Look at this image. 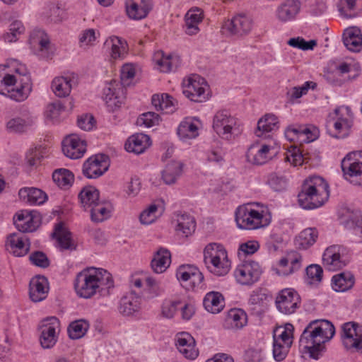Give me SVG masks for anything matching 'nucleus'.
Returning a JSON list of instances; mask_svg holds the SVG:
<instances>
[{
	"instance_id": "obj_32",
	"label": "nucleus",
	"mask_w": 362,
	"mask_h": 362,
	"mask_svg": "<svg viewBox=\"0 0 362 362\" xmlns=\"http://www.w3.org/2000/svg\"><path fill=\"white\" fill-rule=\"evenodd\" d=\"M171 263V254L164 247H160L154 254L151 266L154 272L160 274L165 272Z\"/></svg>"
},
{
	"instance_id": "obj_22",
	"label": "nucleus",
	"mask_w": 362,
	"mask_h": 362,
	"mask_svg": "<svg viewBox=\"0 0 362 362\" xmlns=\"http://www.w3.org/2000/svg\"><path fill=\"white\" fill-rule=\"evenodd\" d=\"M49 284L47 278L37 276L30 281L29 294L32 301L37 303L46 298L49 291Z\"/></svg>"
},
{
	"instance_id": "obj_19",
	"label": "nucleus",
	"mask_w": 362,
	"mask_h": 362,
	"mask_svg": "<svg viewBox=\"0 0 362 362\" xmlns=\"http://www.w3.org/2000/svg\"><path fill=\"white\" fill-rule=\"evenodd\" d=\"M152 8V0H127L126 2L127 13L134 20L146 18Z\"/></svg>"
},
{
	"instance_id": "obj_39",
	"label": "nucleus",
	"mask_w": 362,
	"mask_h": 362,
	"mask_svg": "<svg viewBox=\"0 0 362 362\" xmlns=\"http://www.w3.org/2000/svg\"><path fill=\"white\" fill-rule=\"evenodd\" d=\"M203 305L208 312L216 314L224 308V298L219 292H209L205 296Z\"/></svg>"
},
{
	"instance_id": "obj_54",
	"label": "nucleus",
	"mask_w": 362,
	"mask_h": 362,
	"mask_svg": "<svg viewBox=\"0 0 362 362\" xmlns=\"http://www.w3.org/2000/svg\"><path fill=\"white\" fill-rule=\"evenodd\" d=\"M9 31L4 34V40L8 42H16L18 36L23 34L25 27L20 21H14L9 25Z\"/></svg>"
},
{
	"instance_id": "obj_9",
	"label": "nucleus",
	"mask_w": 362,
	"mask_h": 362,
	"mask_svg": "<svg viewBox=\"0 0 362 362\" xmlns=\"http://www.w3.org/2000/svg\"><path fill=\"white\" fill-rule=\"evenodd\" d=\"M60 322L56 317H49L41 322L40 341L44 349H50L57 341V330L59 331Z\"/></svg>"
},
{
	"instance_id": "obj_8",
	"label": "nucleus",
	"mask_w": 362,
	"mask_h": 362,
	"mask_svg": "<svg viewBox=\"0 0 362 362\" xmlns=\"http://www.w3.org/2000/svg\"><path fill=\"white\" fill-rule=\"evenodd\" d=\"M275 304L277 310L285 315H291L296 312L300 304V297L293 288L281 290L277 295Z\"/></svg>"
},
{
	"instance_id": "obj_60",
	"label": "nucleus",
	"mask_w": 362,
	"mask_h": 362,
	"mask_svg": "<svg viewBox=\"0 0 362 362\" xmlns=\"http://www.w3.org/2000/svg\"><path fill=\"white\" fill-rule=\"evenodd\" d=\"M317 84L313 81H306L301 86H295L288 93L291 100L298 99L303 95L307 94L310 88L315 89Z\"/></svg>"
},
{
	"instance_id": "obj_64",
	"label": "nucleus",
	"mask_w": 362,
	"mask_h": 362,
	"mask_svg": "<svg viewBox=\"0 0 362 362\" xmlns=\"http://www.w3.org/2000/svg\"><path fill=\"white\" fill-rule=\"evenodd\" d=\"M303 131H308L307 126H290L286 129L285 136L290 141L297 140L300 142Z\"/></svg>"
},
{
	"instance_id": "obj_40",
	"label": "nucleus",
	"mask_w": 362,
	"mask_h": 362,
	"mask_svg": "<svg viewBox=\"0 0 362 362\" xmlns=\"http://www.w3.org/2000/svg\"><path fill=\"white\" fill-rule=\"evenodd\" d=\"M177 226L175 228L178 233L185 237L192 235L196 228V222L193 216L188 214H181L177 216Z\"/></svg>"
},
{
	"instance_id": "obj_51",
	"label": "nucleus",
	"mask_w": 362,
	"mask_h": 362,
	"mask_svg": "<svg viewBox=\"0 0 362 362\" xmlns=\"http://www.w3.org/2000/svg\"><path fill=\"white\" fill-rule=\"evenodd\" d=\"M122 98L119 96L116 90L110 86L104 88V100L112 111L119 107L122 103Z\"/></svg>"
},
{
	"instance_id": "obj_18",
	"label": "nucleus",
	"mask_w": 362,
	"mask_h": 362,
	"mask_svg": "<svg viewBox=\"0 0 362 362\" xmlns=\"http://www.w3.org/2000/svg\"><path fill=\"white\" fill-rule=\"evenodd\" d=\"M176 346L186 358L193 360L199 355V351L196 349L195 340L188 332H181L177 334Z\"/></svg>"
},
{
	"instance_id": "obj_20",
	"label": "nucleus",
	"mask_w": 362,
	"mask_h": 362,
	"mask_svg": "<svg viewBox=\"0 0 362 362\" xmlns=\"http://www.w3.org/2000/svg\"><path fill=\"white\" fill-rule=\"evenodd\" d=\"M269 297L263 288H259L254 290L248 300V310L252 315L256 316L262 315L267 308V301Z\"/></svg>"
},
{
	"instance_id": "obj_62",
	"label": "nucleus",
	"mask_w": 362,
	"mask_h": 362,
	"mask_svg": "<svg viewBox=\"0 0 362 362\" xmlns=\"http://www.w3.org/2000/svg\"><path fill=\"white\" fill-rule=\"evenodd\" d=\"M291 346L286 344L278 342V341L273 342V357L275 361L280 362L285 359L289 349Z\"/></svg>"
},
{
	"instance_id": "obj_45",
	"label": "nucleus",
	"mask_w": 362,
	"mask_h": 362,
	"mask_svg": "<svg viewBox=\"0 0 362 362\" xmlns=\"http://www.w3.org/2000/svg\"><path fill=\"white\" fill-rule=\"evenodd\" d=\"M323 278V269L321 266L312 264L305 269V283L311 287L317 288L322 282Z\"/></svg>"
},
{
	"instance_id": "obj_49",
	"label": "nucleus",
	"mask_w": 362,
	"mask_h": 362,
	"mask_svg": "<svg viewBox=\"0 0 362 362\" xmlns=\"http://www.w3.org/2000/svg\"><path fill=\"white\" fill-rule=\"evenodd\" d=\"M88 327V322L84 320L72 322L68 327L69 336L73 339H80L85 335Z\"/></svg>"
},
{
	"instance_id": "obj_36",
	"label": "nucleus",
	"mask_w": 362,
	"mask_h": 362,
	"mask_svg": "<svg viewBox=\"0 0 362 362\" xmlns=\"http://www.w3.org/2000/svg\"><path fill=\"white\" fill-rule=\"evenodd\" d=\"M354 282V276L349 272H344L332 276V287L337 292H344L351 289Z\"/></svg>"
},
{
	"instance_id": "obj_11",
	"label": "nucleus",
	"mask_w": 362,
	"mask_h": 362,
	"mask_svg": "<svg viewBox=\"0 0 362 362\" xmlns=\"http://www.w3.org/2000/svg\"><path fill=\"white\" fill-rule=\"evenodd\" d=\"M205 81L198 75H193L184 82L182 93L190 100L202 103L206 100Z\"/></svg>"
},
{
	"instance_id": "obj_37",
	"label": "nucleus",
	"mask_w": 362,
	"mask_h": 362,
	"mask_svg": "<svg viewBox=\"0 0 362 362\" xmlns=\"http://www.w3.org/2000/svg\"><path fill=\"white\" fill-rule=\"evenodd\" d=\"M279 129V120L273 114H266L258 120L257 129L255 132L258 137L263 136L265 134L276 131Z\"/></svg>"
},
{
	"instance_id": "obj_56",
	"label": "nucleus",
	"mask_w": 362,
	"mask_h": 362,
	"mask_svg": "<svg viewBox=\"0 0 362 362\" xmlns=\"http://www.w3.org/2000/svg\"><path fill=\"white\" fill-rule=\"evenodd\" d=\"M226 251L224 247L219 243H212L208 244L204 250V259L206 265L209 264V261L214 259L218 254Z\"/></svg>"
},
{
	"instance_id": "obj_10",
	"label": "nucleus",
	"mask_w": 362,
	"mask_h": 362,
	"mask_svg": "<svg viewBox=\"0 0 362 362\" xmlns=\"http://www.w3.org/2000/svg\"><path fill=\"white\" fill-rule=\"evenodd\" d=\"M108 156L97 154L86 160L83 165V174L87 178L95 179L105 173L109 167Z\"/></svg>"
},
{
	"instance_id": "obj_13",
	"label": "nucleus",
	"mask_w": 362,
	"mask_h": 362,
	"mask_svg": "<svg viewBox=\"0 0 362 362\" xmlns=\"http://www.w3.org/2000/svg\"><path fill=\"white\" fill-rule=\"evenodd\" d=\"M344 248L337 245L328 247L322 255L324 267L329 271H337L344 267L346 259L343 255Z\"/></svg>"
},
{
	"instance_id": "obj_44",
	"label": "nucleus",
	"mask_w": 362,
	"mask_h": 362,
	"mask_svg": "<svg viewBox=\"0 0 362 362\" xmlns=\"http://www.w3.org/2000/svg\"><path fill=\"white\" fill-rule=\"evenodd\" d=\"M90 211L91 220L95 223L103 222L110 218L111 215L110 204L104 201H100L93 205Z\"/></svg>"
},
{
	"instance_id": "obj_55",
	"label": "nucleus",
	"mask_w": 362,
	"mask_h": 362,
	"mask_svg": "<svg viewBox=\"0 0 362 362\" xmlns=\"http://www.w3.org/2000/svg\"><path fill=\"white\" fill-rule=\"evenodd\" d=\"M267 183L274 191L281 192L287 187V179L284 175L272 173L269 175Z\"/></svg>"
},
{
	"instance_id": "obj_53",
	"label": "nucleus",
	"mask_w": 362,
	"mask_h": 362,
	"mask_svg": "<svg viewBox=\"0 0 362 362\" xmlns=\"http://www.w3.org/2000/svg\"><path fill=\"white\" fill-rule=\"evenodd\" d=\"M202 21L200 14L189 11L185 18V33L189 35L197 34L199 29L198 24Z\"/></svg>"
},
{
	"instance_id": "obj_46",
	"label": "nucleus",
	"mask_w": 362,
	"mask_h": 362,
	"mask_svg": "<svg viewBox=\"0 0 362 362\" xmlns=\"http://www.w3.org/2000/svg\"><path fill=\"white\" fill-rule=\"evenodd\" d=\"M177 134L181 139H192L199 135V128L191 119L181 122L177 128Z\"/></svg>"
},
{
	"instance_id": "obj_63",
	"label": "nucleus",
	"mask_w": 362,
	"mask_h": 362,
	"mask_svg": "<svg viewBox=\"0 0 362 362\" xmlns=\"http://www.w3.org/2000/svg\"><path fill=\"white\" fill-rule=\"evenodd\" d=\"M159 115L153 112H148L141 115L137 119L136 123L139 125H144L151 127L158 124Z\"/></svg>"
},
{
	"instance_id": "obj_1",
	"label": "nucleus",
	"mask_w": 362,
	"mask_h": 362,
	"mask_svg": "<svg viewBox=\"0 0 362 362\" xmlns=\"http://www.w3.org/2000/svg\"><path fill=\"white\" fill-rule=\"evenodd\" d=\"M114 287L110 273L101 268L90 267L79 272L74 281V288L77 295L83 298H90L97 293L101 296L109 294L110 288Z\"/></svg>"
},
{
	"instance_id": "obj_47",
	"label": "nucleus",
	"mask_w": 362,
	"mask_h": 362,
	"mask_svg": "<svg viewBox=\"0 0 362 362\" xmlns=\"http://www.w3.org/2000/svg\"><path fill=\"white\" fill-rule=\"evenodd\" d=\"M52 180L60 188L67 189L74 182V176L69 170L59 168L52 173Z\"/></svg>"
},
{
	"instance_id": "obj_5",
	"label": "nucleus",
	"mask_w": 362,
	"mask_h": 362,
	"mask_svg": "<svg viewBox=\"0 0 362 362\" xmlns=\"http://www.w3.org/2000/svg\"><path fill=\"white\" fill-rule=\"evenodd\" d=\"M212 127L221 138L228 141L240 131L238 119L227 110H221L215 113Z\"/></svg>"
},
{
	"instance_id": "obj_43",
	"label": "nucleus",
	"mask_w": 362,
	"mask_h": 362,
	"mask_svg": "<svg viewBox=\"0 0 362 362\" xmlns=\"http://www.w3.org/2000/svg\"><path fill=\"white\" fill-rule=\"evenodd\" d=\"M182 172V164L177 161L168 163L162 171V179L166 185L174 184Z\"/></svg>"
},
{
	"instance_id": "obj_34",
	"label": "nucleus",
	"mask_w": 362,
	"mask_h": 362,
	"mask_svg": "<svg viewBox=\"0 0 362 362\" xmlns=\"http://www.w3.org/2000/svg\"><path fill=\"white\" fill-rule=\"evenodd\" d=\"M21 199L30 204L40 205L47 199V194L41 189L35 187L22 188L18 192Z\"/></svg>"
},
{
	"instance_id": "obj_4",
	"label": "nucleus",
	"mask_w": 362,
	"mask_h": 362,
	"mask_svg": "<svg viewBox=\"0 0 362 362\" xmlns=\"http://www.w3.org/2000/svg\"><path fill=\"white\" fill-rule=\"evenodd\" d=\"M264 211H259L252 208L251 204L239 206L235 211V221L238 228L245 230H254L267 226L270 219L263 214Z\"/></svg>"
},
{
	"instance_id": "obj_57",
	"label": "nucleus",
	"mask_w": 362,
	"mask_h": 362,
	"mask_svg": "<svg viewBox=\"0 0 362 362\" xmlns=\"http://www.w3.org/2000/svg\"><path fill=\"white\" fill-rule=\"evenodd\" d=\"M291 257L281 258L279 261V266L286 267L290 262L291 266L288 272L285 274L288 275L298 271L301 267L302 257L299 254H293Z\"/></svg>"
},
{
	"instance_id": "obj_12",
	"label": "nucleus",
	"mask_w": 362,
	"mask_h": 362,
	"mask_svg": "<svg viewBox=\"0 0 362 362\" xmlns=\"http://www.w3.org/2000/svg\"><path fill=\"white\" fill-rule=\"evenodd\" d=\"M343 344L346 349H362V326L354 322H346L342 326Z\"/></svg>"
},
{
	"instance_id": "obj_41",
	"label": "nucleus",
	"mask_w": 362,
	"mask_h": 362,
	"mask_svg": "<svg viewBox=\"0 0 362 362\" xmlns=\"http://www.w3.org/2000/svg\"><path fill=\"white\" fill-rule=\"evenodd\" d=\"M78 199L85 209H90L93 205L100 202L99 191L93 186L83 187L78 194Z\"/></svg>"
},
{
	"instance_id": "obj_7",
	"label": "nucleus",
	"mask_w": 362,
	"mask_h": 362,
	"mask_svg": "<svg viewBox=\"0 0 362 362\" xmlns=\"http://www.w3.org/2000/svg\"><path fill=\"white\" fill-rule=\"evenodd\" d=\"M262 269L258 262L247 260L239 264L234 272L237 281L242 285H252L258 281Z\"/></svg>"
},
{
	"instance_id": "obj_25",
	"label": "nucleus",
	"mask_w": 362,
	"mask_h": 362,
	"mask_svg": "<svg viewBox=\"0 0 362 362\" xmlns=\"http://www.w3.org/2000/svg\"><path fill=\"white\" fill-rule=\"evenodd\" d=\"M52 236L57 239L61 250H76V245L72 239L71 233L64 226L62 223H59L55 226Z\"/></svg>"
},
{
	"instance_id": "obj_15",
	"label": "nucleus",
	"mask_w": 362,
	"mask_h": 362,
	"mask_svg": "<svg viewBox=\"0 0 362 362\" xmlns=\"http://www.w3.org/2000/svg\"><path fill=\"white\" fill-rule=\"evenodd\" d=\"M86 151L85 141L81 140L77 135L71 134L66 136L62 141L64 154L71 159L81 158Z\"/></svg>"
},
{
	"instance_id": "obj_21",
	"label": "nucleus",
	"mask_w": 362,
	"mask_h": 362,
	"mask_svg": "<svg viewBox=\"0 0 362 362\" xmlns=\"http://www.w3.org/2000/svg\"><path fill=\"white\" fill-rule=\"evenodd\" d=\"M40 218L35 211H22L14 217V223L17 229L23 233L33 232L39 225Z\"/></svg>"
},
{
	"instance_id": "obj_33",
	"label": "nucleus",
	"mask_w": 362,
	"mask_h": 362,
	"mask_svg": "<svg viewBox=\"0 0 362 362\" xmlns=\"http://www.w3.org/2000/svg\"><path fill=\"white\" fill-rule=\"evenodd\" d=\"M209 261L206 265L209 270L216 276H224L228 273L230 264L228 259L226 250Z\"/></svg>"
},
{
	"instance_id": "obj_3",
	"label": "nucleus",
	"mask_w": 362,
	"mask_h": 362,
	"mask_svg": "<svg viewBox=\"0 0 362 362\" xmlns=\"http://www.w3.org/2000/svg\"><path fill=\"white\" fill-rule=\"evenodd\" d=\"M329 196V185L325 180L320 176H310L304 181L298 197L302 208L313 209L322 206Z\"/></svg>"
},
{
	"instance_id": "obj_29",
	"label": "nucleus",
	"mask_w": 362,
	"mask_h": 362,
	"mask_svg": "<svg viewBox=\"0 0 362 362\" xmlns=\"http://www.w3.org/2000/svg\"><path fill=\"white\" fill-rule=\"evenodd\" d=\"M28 240L24 235L18 233H12L7 238V250L16 257L25 255L29 250V244L25 245Z\"/></svg>"
},
{
	"instance_id": "obj_27",
	"label": "nucleus",
	"mask_w": 362,
	"mask_h": 362,
	"mask_svg": "<svg viewBox=\"0 0 362 362\" xmlns=\"http://www.w3.org/2000/svg\"><path fill=\"white\" fill-rule=\"evenodd\" d=\"M152 105L157 111H162L165 114L173 113L177 109V101L167 93L160 95L155 94L151 98Z\"/></svg>"
},
{
	"instance_id": "obj_61",
	"label": "nucleus",
	"mask_w": 362,
	"mask_h": 362,
	"mask_svg": "<svg viewBox=\"0 0 362 362\" xmlns=\"http://www.w3.org/2000/svg\"><path fill=\"white\" fill-rule=\"evenodd\" d=\"M288 44L293 47L300 49L302 50H312L317 45V41L311 40L305 41L303 37H293L288 41Z\"/></svg>"
},
{
	"instance_id": "obj_38",
	"label": "nucleus",
	"mask_w": 362,
	"mask_h": 362,
	"mask_svg": "<svg viewBox=\"0 0 362 362\" xmlns=\"http://www.w3.org/2000/svg\"><path fill=\"white\" fill-rule=\"evenodd\" d=\"M35 123V118L32 116L23 117H15L8 120L6 128L11 134H23Z\"/></svg>"
},
{
	"instance_id": "obj_42",
	"label": "nucleus",
	"mask_w": 362,
	"mask_h": 362,
	"mask_svg": "<svg viewBox=\"0 0 362 362\" xmlns=\"http://www.w3.org/2000/svg\"><path fill=\"white\" fill-rule=\"evenodd\" d=\"M317 237L318 231L315 228H308L296 238L295 244L298 248L306 250L316 242Z\"/></svg>"
},
{
	"instance_id": "obj_31",
	"label": "nucleus",
	"mask_w": 362,
	"mask_h": 362,
	"mask_svg": "<svg viewBox=\"0 0 362 362\" xmlns=\"http://www.w3.org/2000/svg\"><path fill=\"white\" fill-rule=\"evenodd\" d=\"M151 146L150 137L144 134H136L130 136L125 144V149L136 154L143 153Z\"/></svg>"
},
{
	"instance_id": "obj_17",
	"label": "nucleus",
	"mask_w": 362,
	"mask_h": 362,
	"mask_svg": "<svg viewBox=\"0 0 362 362\" xmlns=\"http://www.w3.org/2000/svg\"><path fill=\"white\" fill-rule=\"evenodd\" d=\"M347 112L348 108H336L332 115V119L334 120V128L337 133L332 134L333 137L339 139L344 138L349 135V129L352 127V120L350 117H344V111ZM348 114V112H346Z\"/></svg>"
},
{
	"instance_id": "obj_50",
	"label": "nucleus",
	"mask_w": 362,
	"mask_h": 362,
	"mask_svg": "<svg viewBox=\"0 0 362 362\" xmlns=\"http://www.w3.org/2000/svg\"><path fill=\"white\" fill-rule=\"evenodd\" d=\"M227 320L233 327L240 329L246 325L247 315L242 309H231L228 313Z\"/></svg>"
},
{
	"instance_id": "obj_30",
	"label": "nucleus",
	"mask_w": 362,
	"mask_h": 362,
	"mask_svg": "<svg viewBox=\"0 0 362 362\" xmlns=\"http://www.w3.org/2000/svg\"><path fill=\"white\" fill-rule=\"evenodd\" d=\"M29 43L32 49H37L42 57H47L49 40L44 30L35 29L30 35Z\"/></svg>"
},
{
	"instance_id": "obj_2",
	"label": "nucleus",
	"mask_w": 362,
	"mask_h": 362,
	"mask_svg": "<svg viewBox=\"0 0 362 362\" xmlns=\"http://www.w3.org/2000/svg\"><path fill=\"white\" fill-rule=\"evenodd\" d=\"M335 334L332 323L326 320L311 321L304 329L299 344L308 352L310 357L317 360L325 351V344Z\"/></svg>"
},
{
	"instance_id": "obj_14",
	"label": "nucleus",
	"mask_w": 362,
	"mask_h": 362,
	"mask_svg": "<svg viewBox=\"0 0 362 362\" xmlns=\"http://www.w3.org/2000/svg\"><path fill=\"white\" fill-rule=\"evenodd\" d=\"M252 20L245 15H238L223 25V28L230 35L236 36L246 35L252 28Z\"/></svg>"
},
{
	"instance_id": "obj_58",
	"label": "nucleus",
	"mask_w": 362,
	"mask_h": 362,
	"mask_svg": "<svg viewBox=\"0 0 362 362\" xmlns=\"http://www.w3.org/2000/svg\"><path fill=\"white\" fill-rule=\"evenodd\" d=\"M181 303L180 300H165L161 305L162 316L168 319L173 318Z\"/></svg>"
},
{
	"instance_id": "obj_35",
	"label": "nucleus",
	"mask_w": 362,
	"mask_h": 362,
	"mask_svg": "<svg viewBox=\"0 0 362 362\" xmlns=\"http://www.w3.org/2000/svg\"><path fill=\"white\" fill-rule=\"evenodd\" d=\"M343 42L350 51H358L362 45V35L357 28H349L343 34Z\"/></svg>"
},
{
	"instance_id": "obj_24",
	"label": "nucleus",
	"mask_w": 362,
	"mask_h": 362,
	"mask_svg": "<svg viewBox=\"0 0 362 362\" xmlns=\"http://www.w3.org/2000/svg\"><path fill=\"white\" fill-rule=\"evenodd\" d=\"M153 61L158 66L160 71L164 73L176 71L180 64V59L178 56L172 54L165 55L161 50L154 54Z\"/></svg>"
},
{
	"instance_id": "obj_59",
	"label": "nucleus",
	"mask_w": 362,
	"mask_h": 362,
	"mask_svg": "<svg viewBox=\"0 0 362 362\" xmlns=\"http://www.w3.org/2000/svg\"><path fill=\"white\" fill-rule=\"evenodd\" d=\"M107 45H111V57L116 59L121 57V55L125 52L124 44L122 39L118 37H113L110 38V42H106Z\"/></svg>"
},
{
	"instance_id": "obj_52",
	"label": "nucleus",
	"mask_w": 362,
	"mask_h": 362,
	"mask_svg": "<svg viewBox=\"0 0 362 362\" xmlns=\"http://www.w3.org/2000/svg\"><path fill=\"white\" fill-rule=\"evenodd\" d=\"M338 11L341 16L346 18L356 16V0H339L337 4Z\"/></svg>"
},
{
	"instance_id": "obj_28",
	"label": "nucleus",
	"mask_w": 362,
	"mask_h": 362,
	"mask_svg": "<svg viewBox=\"0 0 362 362\" xmlns=\"http://www.w3.org/2000/svg\"><path fill=\"white\" fill-rule=\"evenodd\" d=\"M270 146L264 144L261 146L258 144H252L247 150L246 157L249 162L255 165H262L269 159Z\"/></svg>"
},
{
	"instance_id": "obj_48",
	"label": "nucleus",
	"mask_w": 362,
	"mask_h": 362,
	"mask_svg": "<svg viewBox=\"0 0 362 362\" xmlns=\"http://www.w3.org/2000/svg\"><path fill=\"white\" fill-rule=\"evenodd\" d=\"M71 79L67 77H56L52 82V89L54 93L59 98L68 96L71 90Z\"/></svg>"
},
{
	"instance_id": "obj_6",
	"label": "nucleus",
	"mask_w": 362,
	"mask_h": 362,
	"mask_svg": "<svg viewBox=\"0 0 362 362\" xmlns=\"http://www.w3.org/2000/svg\"><path fill=\"white\" fill-rule=\"evenodd\" d=\"M341 167L346 180L354 185L362 186V180H358L362 176V151L348 153L341 160Z\"/></svg>"
},
{
	"instance_id": "obj_16",
	"label": "nucleus",
	"mask_w": 362,
	"mask_h": 362,
	"mask_svg": "<svg viewBox=\"0 0 362 362\" xmlns=\"http://www.w3.org/2000/svg\"><path fill=\"white\" fill-rule=\"evenodd\" d=\"M141 309V298L134 291L124 295L119 300L118 310L124 316L137 315Z\"/></svg>"
},
{
	"instance_id": "obj_23",
	"label": "nucleus",
	"mask_w": 362,
	"mask_h": 362,
	"mask_svg": "<svg viewBox=\"0 0 362 362\" xmlns=\"http://www.w3.org/2000/svg\"><path fill=\"white\" fill-rule=\"evenodd\" d=\"M300 9V2L298 0H284L276 11V18L281 22L293 20Z\"/></svg>"
},
{
	"instance_id": "obj_26",
	"label": "nucleus",
	"mask_w": 362,
	"mask_h": 362,
	"mask_svg": "<svg viewBox=\"0 0 362 362\" xmlns=\"http://www.w3.org/2000/svg\"><path fill=\"white\" fill-rule=\"evenodd\" d=\"M31 89L30 78L29 77H25V78H21L20 80L19 85L17 86L16 88H11V89H8L6 93L3 90H0V93L1 95H7L16 101L21 102L28 98Z\"/></svg>"
}]
</instances>
